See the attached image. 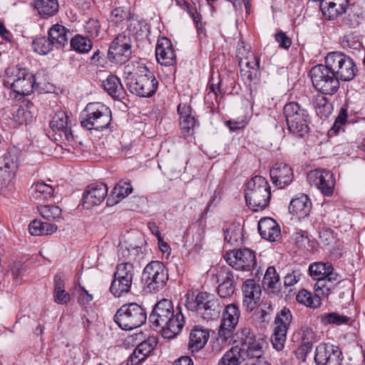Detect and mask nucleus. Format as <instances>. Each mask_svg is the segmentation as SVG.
Returning <instances> with one entry per match:
<instances>
[{
	"instance_id": "1",
	"label": "nucleus",
	"mask_w": 365,
	"mask_h": 365,
	"mask_svg": "<svg viewBox=\"0 0 365 365\" xmlns=\"http://www.w3.org/2000/svg\"><path fill=\"white\" fill-rule=\"evenodd\" d=\"M123 77L128 91L139 97L153 96L158 87L153 72L138 61H130L125 65Z\"/></svg>"
},
{
	"instance_id": "2",
	"label": "nucleus",
	"mask_w": 365,
	"mask_h": 365,
	"mask_svg": "<svg viewBox=\"0 0 365 365\" xmlns=\"http://www.w3.org/2000/svg\"><path fill=\"white\" fill-rule=\"evenodd\" d=\"M236 56L241 74L249 83L250 94L252 95L260 80V58L255 56L251 51V46L243 41L238 42Z\"/></svg>"
},
{
	"instance_id": "3",
	"label": "nucleus",
	"mask_w": 365,
	"mask_h": 365,
	"mask_svg": "<svg viewBox=\"0 0 365 365\" xmlns=\"http://www.w3.org/2000/svg\"><path fill=\"white\" fill-rule=\"evenodd\" d=\"M309 274L317 282L314 289L322 296L328 297L341 282V277L334 272L331 263L314 262L309 264Z\"/></svg>"
},
{
	"instance_id": "4",
	"label": "nucleus",
	"mask_w": 365,
	"mask_h": 365,
	"mask_svg": "<svg viewBox=\"0 0 365 365\" xmlns=\"http://www.w3.org/2000/svg\"><path fill=\"white\" fill-rule=\"evenodd\" d=\"M79 120L81 126L86 130H102L110 124L111 110L100 102L89 103L81 111Z\"/></svg>"
},
{
	"instance_id": "5",
	"label": "nucleus",
	"mask_w": 365,
	"mask_h": 365,
	"mask_svg": "<svg viewBox=\"0 0 365 365\" xmlns=\"http://www.w3.org/2000/svg\"><path fill=\"white\" fill-rule=\"evenodd\" d=\"M245 196L247 205L254 211L266 208L271 198L270 187L267 180L259 175L250 179L246 185Z\"/></svg>"
},
{
	"instance_id": "6",
	"label": "nucleus",
	"mask_w": 365,
	"mask_h": 365,
	"mask_svg": "<svg viewBox=\"0 0 365 365\" xmlns=\"http://www.w3.org/2000/svg\"><path fill=\"white\" fill-rule=\"evenodd\" d=\"M4 84L19 96H24L33 93L36 86L35 76L25 68L11 66L5 70Z\"/></svg>"
},
{
	"instance_id": "7",
	"label": "nucleus",
	"mask_w": 365,
	"mask_h": 365,
	"mask_svg": "<svg viewBox=\"0 0 365 365\" xmlns=\"http://www.w3.org/2000/svg\"><path fill=\"white\" fill-rule=\"evenodd\" d=\"M147 313L141 305L133 302L123 304L114 316V322L123 330H132L146 322Z\"/></svg>"
},
{
	"instance_id": "8",
	"label": "nucleus",
	"mask_w": 365,
	"mask_h": 365,
	"mask_svg": "<svg viewBox=\"0 0 365 365\" xmlns=\"http://www.w3.org/2000/svg\"><path fill=\"white\" fill-rule=\"evenodd\" d=\"M168 280V272L165 264L159 261H152L144 268L141 282L147 293H156L163 289Z\"/></svg>"
},
{
	"instance_id": "9",
	"label": "nucleus",
	"mask_w": 365,
	"mask_h": 365,
	"mask_svg": "<svg viewBox=\"0 0 365 365\" xmlns=\"http://www.w3.org/2000/svg\"><path fill=\"white\" fill-rule=\"evenodd\" d=\"M327 64L337 80L349 81L356 75L357 68L353 60L341 52L334 51L327 54L325 58Z\"/></svg>"
},
{
	"instance_id": "10",
	"label": "nucleus",
	"mask_w": 365,
	"mask_h": 365,
	"mask_svg": "<svg viewBox=\"0 0 365 365\" xmlns=\"http://www.w3.org/2000/svg\"><path fill=\"white\" fill-rule=\"evenodd\" d=\"M310 76L314 88L322 94L331 96L339 88V81L327 63L312 67Z\"/></svg>"
},
{
	"instance_id": "11",
	"label": "nucleus",
	"mask_w": 365,
	"mask_h": 365,
	"mask_svg": "<svg viewBox=\"0 0 365 365\" xmlns=\"http://www.w3.org/2000/svg\"><path fill=\"white\" fill-rule=\"evenodd\" d=\"M135 275V269L132 263L121 262L116 265L113 274L110 292L116 297L130 292Z\"/></svg>"
},
{
	"instance_id": "12",
	"label": "nucleus",
	"mask_w": 365,
	"mask_h": 365,
	"mask_svg": "<svg viewBox=\"0 0 365 365\" xmlns=\"http://www.w3.org/2000/svg\"><path fill=\"white\" fill-rule=\"evenodd\" d=\"M241 335L242 342L240 349L245 359L260 360L264 352V340L261 337L257 338L254 332L249 328L243 329Z\"/></svg>"
},
{
	"instance_id": "13",
	"label": "nucleus",
	"mask_w": 365,
	"mask_h": 365,
	"mask_svg": "<svg viewBox=\"0 0 365 365\" xmlns=\"http://www.w3.org/2000/svg\"><path fill=\"white\" fill-rule=\"evenodd\" d=\"M292 313L289 309L283 308L276 316L274 323L276 327L271 336V341L274 349L282 351L284 347L287 339L288 327L292 321Z\"/></svg>"
},
{
	"instance_id": "14",
	"label": "nucleus",
	"mask_w": 365,
	"mask_h": 365,
	"mask_svg": "<svg viewBox=\"0 0 365 365\" xmlns=\"http://www.w3.org/2000/svg\"><path fill=\"white\" fill-rule=\"evenodd\" d=\"M131 39L125 34H119L109 46V58L117 63H124L131 56Z\"/></svg>"
},
{
	"instance_id": "15",
	"label": "nucleus",
	"mask_w": 365,
	"mask_h": 365,
	"mask_svg": "<svg viewBox=\"0 0 365 365\" xmlns=\"http://www.w3.org/2000/svg\"><path fill=\"white\" fill-rule=\"evenodd\" d=\"M18 165L19 155L15 148L8 150L0 156V189L11 182Z\"/></svg>"
},
{
	"instance_id": "16",
	"label": "nucleus",
	"mask_w": 365,
	"mask_h": 365,
	"mask_svg": "<svg viewBox=\"0 0 365 365\" xmlns=\"http://www.w3.org/2000/svg\"><path fill=\"white\" fill-rule=\"evenodd\" d=\"M343 354L338 346L321 343L315 349L314 361L317 365H341Z\"/></svg>"
},
{
	"instance_id": "17",
	"label": "nucleus",
	"mask_w": 365,
	"mask_h": 365,
	"mask_svg": "<svg viewBox=\"0 0 365 365\" xmlns=\"http://www.w3.org/2000/svg\"><path fill=\"white\" fill-rule=\"evenodd\" d=\"M307 180L310 185L319 190L324 195L331 196L333 194L335 179L331 171L325 169L312 170L307 175Z\"/></svg>"
},
{
	"instance_id": "18",
	"label": "nucleus",
	"mask_w": 365,
	"mask_h": 365,
	"mask_svg": "<svg viewBox=\"0 0 365 365\" xmlns=\"http://www.w3.org/2000/svg\"><path fill=\"white\" fill-rule=\"evenodd\" d=\"M225 259L233 268L243 271H250L256 264L255 252L247 248L232 250Z\"/></svg>"
},
{
	"instance_id": "19",
	"label": "nucleus",
	"mask_w": 365,
	"mask_h": 365,
	"mask_svg": "<svg viewBox=\"0 0 365 365\" xmlns=\"http://www.w3.org/2000/svg\"><path fill=\"white\" fill-rule=\"evenodd\" d=\"M174 309L172 302L167 299L159 301L154 307L149 317V321L153 328H162L168 322Z\"/></svg>"
},
{
	"instance_id": "20",
	"label": "nucleus",
	"mask_w": 365,
	"mask_h": 365,
	"mask_svg": "<svg viewBox=\"0 0 365 365\" xmlns=\"http://www.w3.org/2000/svg\"><path fill=\"white\" fill-rule=\"evenodd\" d=\"M108 195V187L104 183H95L88 185L83 196V206L90 209L100 205Z\"/></svg>"
},
{
	"instance_id": "21",
	"label": "nucleus",
	"mask_w": 365,
	"mask_h": 365,
	"mask_svg": "<svg viewBox=\"0 0 365 365\" xmlns=\"http://www.w3.org/2000/svg\"><path fill=\"white\" fill-rule=\"evenodd\" d=\"M185 324V319L182 313V309L178 307L168 318V322L162 327V336L165 339H171L179 335Z\"/></svg>"
},
{
	"instance_id": "22",
	"label": "nucleus",
	"mask_w": 365,
	"mask_h": 365,
	"mask_svg": "<svg viewBox=\"0 0 365 365\" xmlns=\"http://www.w3.org/2000/svg\"><path fill=\"white\" fill-rule=\"evenodd\" d=\"M242 290L244 307L250 312L253 311L259 302L262 293L259 284L255 279H247L243 283Z\"/></svg>"
},
{
	"instance_id": "23",
	"label": "nucleus",
	"mask_w": 365,
	"mask_h": 365,
	"mask_svg": "<svg viewBox=\"0 0 365 365\" xmlns=\"http://www.w3.org/2000/svg\"><path fill=\"white\" fill-rule=\"evenodd\" d=\"M219 283L217 293L221 298L231 297L235 291L237 284L233 272L229 268H222L217 274Z\"/></svg>"
},
{
	"instance_id": "24",
	"label": "nucleus",
	"mask_w": 365,
	"mask_h": 365,
	"mask_svg": "<svg viewBox=\"0 0 365 365\" xmlns=\"http://www.w3.org/2000/svg\"><path fill=\"white\" fill-rule=\"evenodd\" d=\"M155 56L158 62L165 66H173L176 62V56L172 42L165 37L158 40L155 48Z\"/></svg>"
},
{
	"instance_id": "25",
	"label": "nucleus",
	"mask_w": 365,
	"mask_h": 365,
	"mask_svg": "<svg viewBox=\"0 0 365 365\" xmlns=\"http://www.w3.org/2000/svg\"><path fill=\"white\" fill-rule=\"evenodd\" d=\"M270 177L272 182L278 188H284L289 185L293 180L292 168L287 164L276 163L270 169Z\"/></svg>"
},
{
	"instance_id": "26",
	"label": "nucleus",
	"mask_w": 365,
	"mask_h": 365,
	"mask_svg": "<svg viewBox=\"0 0 365 365\" xmlns=\"http://www.w3.org/2000/svg\"><path fill=\"white\" fill-rule=\"evenodd\" d=\"M50 126L61 139L68 141L73 139L71 129L68 125V115L64 111L60 110L55 113L50 122Z\"/></svg>"
},
{
	"instance_id": "27",
	"label": "nucleus",
	"mask_w": 365,
	"mask_h": 365,
	"mask_svg": "<svg viewBox=\"0 0 365 365\" xmlns=\"http://www.w3.org/2000/svg\"><path fill=\"white\" fill-rule=\"evenodd\" d=\"M260 236L270 242H276L280 237L281 230L275 220L270 217L262 218L258 222Z\"/></svg>"
},
{
	"instance_id": "28",
	"label": "nucleus",
	"mask_w": 365,
	"mask_h": 365,
	"mask_svg": "<svg viewBox=\"0 0 365 365\" xmlns=\"http://www.w3.org/2000/svg\"><path fill=\"white\" fill-rule=\"evenodd\" d=\"M348 4V0H323L320 9L324 16L334 19L346 12Z\"/></svg>"
},
{
	"instance_id": "29",
	"label": "nucleus",
	"mask_w": 365,
	"mask_h": 365,
	"mask_svg": "<svg viewBox=\"0 0 365 365\" xmlns=\"http://www.w3.org/2000/svg\"><path fill=\"white\" fill-rule=\"evenodd\" d=\"M210 337L207 329L200 326L194 327L190 333L188 348L193 353L204 348Z\"/></svg>"
},
{
	"instance_id": "30",
	"label": "nucleus",
	"mask_w": 365,
	"mask_h": 365,
	"mask_svg": "<svg viewBox=\"0 0 365 365\" xmlns=\"http://www.w3.org/2000/svg\"><path fill=\"white\" fill-rule=\"evenodd\" d=\"M178 111L180 115V125L183 134L192 135L198 123L195 118L191 113V108L190 106L184 105L182 106L180 104L178 107Z\"/></svg>"
},
{
	"instance_id": "31",
	"label": "nucleus",
	"mask_w": 365,
	"mask_h": 365,
	"mask_svg": "<svg viewBox=\"0 0 365 365\" xmlns=\"http://www.w3.org/2000/svg\"><path fill=\"white\" fill-rule=\"evenodd\" d=\"M212 295L207 292H199L196 295L194 294H187L185 305L188 310L196 312L201 315V312H204V307L205 308L207 303L210 302L209 297H212Z\"/></svg>"
},
{
	"instance_id": "32",
	"label": "nucleus",
	"mask_w": 365,
	"mask_h": 365,
	"mask_svg": "<svg viewBox=\"0 0 365 365\" xmlns=\"http://www.w3.org/2000/svg\"><path fill=\"white\" fill-rule=\"evenodd\" d=\"M312 202L307 195L292 199L289 206V212L299 218L307 217L311 210Z\"/></svg>"
},
{
	"instance_id": "33",
	"label": "nucleus",
	"mask_w": 365,
	"mask_h": 365,
	"mask_svg": "<svg viewBox=\"0 0 365 365\" xmlns=\"http://www.w3.org/2000/svg\"><path fill=\"white\" fill-rule=\"evenodd\" d=\"M48 38L57 48H63L68 43L70 31L58 24L53 25L48 32Z\"/></svg>"
},
{
	"instance_id": "34",
	"label": "nucleus",
	"mask_w": 365,
	"mask_h": 365,
	"mask_svg": "<svg viewBox=\"0 0 365 365\" xmlns=\"http://www.w3.org/2000/svg\"><path fill=\"white\" fill-rule=\"evenodd\" d=\"M287 123L309 118L308 111L297 102H289L284 106Z\"/></svg>"
},
{
	"instance_id": "35",
	"label": "nucleus",
	"mask_w": 365,
	"mask_h": 365,
	"mask_svg": "<svg viewBox=\"0 0 365 365\" xmlns=\"http://www.w3.org/2000/svg\"><path fill=\"white\" fill-rule=\"evenodd\" d=\"M133 192V187L129 180H120L114 187L111 195L108 197L106 204L113 206L120 200L128 196Z\"/></svg>"
},
{
	"instance_id": "36",
	"label": "nucleus",
	"mask_w": 365,
	"mask_h": 365,
	"mask_svg": "<svg viewBox=\"0 0 365 365\" xmlns=\"http://www.w3.org/2000/svg\"><path fill=\"white\" fill-rule=\"evenodd\" d=\"M29 192L33 200L41 202L51 199L54 189L51 185L43 182H38L31 185Z\"/></svg>"
},
{
	"instance_id": "37",
	"label": "nucleus",
	"mask_w": 365,
	"mask_h": 365,
	"mask_svg": "<svg viewBox=\"0 0 365 365\" xmlns=\"http://www.w3.org/2000/svg\"><path fill=\"white\" fill-rule=\"evenodd\" d=\"M102 86L108 95L113 99L123 98L124 88L119 78L113 74H110L106 80L102 81Z\"/></svg>"
},
{
	"instance_id": "38",
	"label": "nucleus",
	"mask_w": 365,
	"mask_h": 365,
	"mask_svg": "<svg viewBox=\"0 0 365 365\" xmlns=\"http://www.w3.org/2000/svg\"><path fill=\"white\" fill-rule=\"evenodd\" d=\"M302 344L299 351L307 356L311 352L313 344L317 341V336L312 328L308 326H303L300 329Z\"/></svg>"
},
{
	"instance_id": "39",
	"label": "nucleus",
	"mask_w": 365,
	"mask_h": 365,
	"mask_svg": "<svg viewBox=\"0 0 365 365\" xmlns=\"http://www.w3.org/2000/svg\"><path fill=\"white\" fill-rule=\"evenodd\" d=\"M54 302L60 304H66L71 300L68 292L65 290V284L61 274H57L54 277Z\"/></svg>"
},
{
	"instance_id": "40",
	"label": "nucleus",
	"mask_w": 365,
	"mask_h": 365,
	"mask_svg": "<svg viewBox=\"0 0 365 365\" xmlns=\"http://www.w3.org/2000/svg\"><path fill=\"white\" fill-rule=\"evenodd\" d=\"M34 7L43 18L53 16L58 11L57 0H35Z\"/></svg>"
},
{
	"instance_id": "41",
	"label": "nucleus",
	"mask_w": 365,
	"mask_h": 365,
	"mask_svg": "<svg viewBox=\"0 0 365 365\" xmlns=\"http://www.w3.org/2000/svg\"><path fill=\"white\" fill-rule=\"evenodd\" d=\"M321 293L314 291V294L305 289H302L297 295V300L299 303L306 305L307 307L315 309L318 308L322 304L320 296Z\"/></svg>"
},
{
	"instance_id": "42",
	"label": "nucleus",
	"mask_w": 365,
	"mask_h": 365,
	"mask_svg": "<svg viewBox=\"0 0 365 365\" xmlns=\"http://www.w3.org/2000/svg\"><path fill=\"white\" fill-rule=\"evenodd\" d=\"M209 297L210 298V302L207 303L205 308L204 307V312H201L202 317L206 320L217 318L220 316L222 309L225 306V304H222L214 295Z\"/></svg>"
},
{
	"instance_id": "43",
	"label": "nucleus",
	"mask_w": 365,
	"mask_h": 365,
	"mask_svg": "<svg viewBox=\"0 0 365 365\" xmlns=\"http://www.w3.org/2000/svg\"><path fill=\"white\" fill-rule=\"evenodd\" d=\"M316 113L321 118L327 117L333 110V106L329 100L323 95L315 96L312 101Z\"/></svg>"
},
{
	"instance_id": "44",
	"label": "nucleus",
	"mask_w": 365,
	"mask_h": 365,
	"mask_svg": "<svg viewBox=\"0 0 365 365\" xmlns=\"http://www.w3.org/2000/svg\"><path fill=\"white\" fill-rule=\"evenodd\" d=\"M245 361L240 346H234L222 356L218 365H239Z\"/></svg>"
},
{
	"instance_id": "45",
	"label": "nucleus",
	"mask_w": 365,
	"mask_h": 365,
	"mask_svg": "<svg viewBox=\"0 0 365 365\" xmlns=\"http://www.w3.org/2000/svg\"><path fill=\"white\" fill-rule=\"evenodd\" d=\"M240 317V310L235 304H230L226 306L222 313V324L224 326L235 327Z\"/></svg>"
},
{
	"instance_id": "46",
	"label": "nucleus",
	"mask_w": 365,
	"mask_h": 365,
	"mask_svg": "<svg viewBox=\"0 0 365 365\" xmlns=\"http://www.w3.org/2000/svg\"><path fill=\"white\" fill-rule=\"evenodd\" d=\"M151 352V348L146 343H140L130 355L128 364L137 365L143 361Z\"/></svg>"
},
{
	"instance_id": "47",
	"label": "nucleus",
	"mask_w": 365,
	"mask_h": 365,
	"mask_svg": "<svg viewBox=\"0 0 365 365\" xmlns=\"http://www.w3.org/2000/svg\"><path fill=\"white\" fill-rule=\"evenodd\" d=\"M320 322L324 326H340L347 324L349 322V317L339 312L324 313L321 315Z\"/></svg>"
},
{
	"instance_id": "48",
	"label": "nucleus",
	"mask_w": 365,
	"mask_h": 365,
	"mask_svg": "<svg viewBox=\"0 0 365 365\" xmlns=\"http://www.w3.org/2000/svg\"><path fill=\"white\" fill-rule=\"evenodd\" d=\"M263 285L273 291L279 289L280 282L279 276L274 267H269L264 274L263 280Z\"/></svg>"
},
{
	"instance_id": "49",
	"label": "nucleus",
	"mask_w": 365,
	"mask_h": 365,
	"mask_svg": "<svg viewBox=\"0 0 365 365\" xmlns=\"http://www.w3.org/2000/svg\"><path fill=\"white\" fill-rule=\"evenodd\" d=\"M53 44L49 38L40 36L36 38L32 43L34 51L40 54L46 55L51 52L53 48Z\"/></svg>"
},
{
	"instance_id": "50",
	"label": "nucleus",
	"mask_w": 365,
	"mask_h": 365,
	"mask_svg": "<svg viewBox=\"0 0 365 365\" xmlns=\"http://www.w3.org/2000/svg\"><path fill=\"white\" fill-rule=\"evenodd\" d=\"M310 119L297 120L296 122L288 123L287 126L289 132L299 138L304 137L309 130V123Z\"/></svg>"
},
{
	"instance_id": "51",
	"label": "nucleus",
	"mask_w": 365,
	"mask_h": 365,
	"mask_svg": "<svg viewBox=\"0 0 365 365\" xmlns=\"http://www.w3.org/2000/svg\"><path fill=\"white\" fill-rule=\"evenodd\" d=\"M71 46L79 53H87L92 48V43L88 38L76 34L71 39Z\"/></svg>"
},
{
	"instance_id": "52",
	"label": "nucleus",
	"mask_w": 365,
	"mask_h": 365,
	"mask_svg": "<svg viewBox=\"0 0 365 365\" xmlns=\"http://www.w3.org/2000/svg\"><path fill=\"white\" fill-rule=\"evenodd\" d=\"M38 211L48 221L56 220L61 216V210L56 205H41L38 207Z\"/></svg>"
},
{
	"instance_id": "53",
	"label": "nucleus",
	"mask_w": 365,
	"mask_h": 365,
	"mask_svg": "<svg viewBox=\"0 0 365 365\" xmlns=\"http://www.w3.org/2000/svg\"><path fill=\"white\" fill-rule=\"evenodd\" d=\"M225 240L234 245L241 239L242 230L240 225H230L224 229Z\"/></svg>"
},
{
	"instance_id": "54",
	"label": "nucleus",
	"mask_w": 365,
	"mask_h": 365,
	"mask_svg": "<svg viewBox=\"0 0 365 365\" xmlns=\"http://www.w3.org/2000/svg\"><path fill=\"white\" fill-rule=\"evenodd\" d=\"M131 17L129 9L125 7H118L111 12V21L116 24H120L124 21H128Z\"/></svg>"
},
{
	"instance_id": "55",
	"label": "nucleus",
	"mask_w": 365,
	"mask_h": 365,
	"mask_svg": "<svg viewBox=\"0 0 365 365\" xmlns=\"http://www.w3.org/2000/svg\"><path fill=\"white\" fill-rule=\"evenodd\" d=\"M14 120L20 125L28 124L32 121L33 115L31 111L24 108H19L13 113Z\"/></svg>"
},
{
	"instance_id": "56",
	"label": "nucleus",
	"mask_w": 365,
	"mask_h": 365,
	"mask_svg": "<svg viewBox=\"0 0 365 365\" xmlns=\"http://www.w3.org/2000/svg\"><path fill=\"white\" fill-rule=\"evenodd\" d=\"M100 27L98 21L94 19L87 21L84 26L86 33L91 38L98 36Z\"/></svg>"
},
{
	"instance_id": "57",
	"label": "nucleus",
	"mask_w": 365,
	"mask_h": 365,
	"mask_svg": "<svg viewBox=\"0 0 365 365\" xmlns=\"http://www.w3.org/2000/svg\"><path fill=\"white\" fill-rule=\"evenodd\" d=\"M294 240L296 245L300 249L309 250V247H313L314 242L304 234L297 232L294 235Z\"/></svg>"
},
{
	"instance_id": "58",
	"label": "nucleus",
	"mask_w": 365,
	"mask_h": 365,
	"mask_svg": "<svg viewBox=\"0 0 365 365\" xmlns=\"http://www.w3.org/2000/svg\"><path fill=\"white\" fill-rule=\"evenodd\" d=\"M274 39L280 48L288 50L292 45V39L282 31H279L274 34Z\"/></svg>"
},
{
	"instance_id": "59",
	"label": "nucleus",
	"mask_w": 365,
	"mask_h": 365,
	"mask_svg": "<svg viewBox=\"0 0 365 365\" xmlns=\"http://www.w3.org/2000/svg\"><path fill=\"white\" fill-rule=\"evenodd\" d=\"M348 117V112L346 108H341L339 113L335 119L334 123L331 130L334 131V133H337L342 125H344L346 122V119Z\"/></svg>"
},
{
	"instance_id": "60",
	"label": "nucleus",
	"mask_w": 365,
	"mask_h": 365,
	"mask_svg": "<svg viewBox=\"0 0 365 365\" xmlns=\"http://www.w3.org/2000/svg\"><path fill=\"white\" fill-rule=\"evenodd\" d=\"M302 274L299 269L292 270L286 274L284 278V285L286 287H292L300 279Z\"/></svg>"
},
{
	"instance_id": "61",
	"label": "nucleus",
	"mask_w": 365,
	"mask_h": 365,
	"mask_svg": "<svg viewBox=\"0 0 365 365\" xmlns=\"http://www.w3.org/2000/svg\"><path fill=\"white\" fill-rule=\"evenodd\" d=\"M235 328V327L224 326V324L221 323L218 331V339H220L223 342L227 341L229 339H231Z\"/></svg>"
},
{
	"instance_id": "62",
	"label": "nucleus",
	"mask_w": 365,
	"mask_h": 365,
	"mask_svg": "<svg viewBox=\"0 0 365 365\" xmlns=\"http://www.w3.org/2000/svg\"><path fill=\"white\" fill-rule=\"evenodd\" d=\"M43 222L35 220L32 221L29 226V230L31 235L40 236L43 235Z\"/></svg>"
},
{
	"instance_id": "63",
	"label": "nucleus",
	"mask_w": 365,
	"mask_h": 365,
	"mask_svg": "<svg viewBox=\"0 0 365 365\" xmlns=\"http://www.w3.org/2000/svg\"><path fill=\"white\" fill-rule=\"evenodd\" d=\"M184 5H185V9L187 11L190 16L192 18V19L195 22L196 27L198 29L199 23L201 21V15L196 10L192 9L190 4L188 2L185 1Z\"/></svg>"
},
{
	"instance_id": "64",
	"label": "nucleus",
	"mask_w": 365,
	"mask_h": 365,
	"mask_svg": "<svg viewBox=\"0 0 365 365\" xmlns=\"http://www.w3.org/2000/svg\"><path fill=\"white\" fill-rule=\"evenodd\" d=\"M320 241L324 245H329L334 241L332 232L330 230H324L319 234Z\"/></svg>"
}]
</instances>
